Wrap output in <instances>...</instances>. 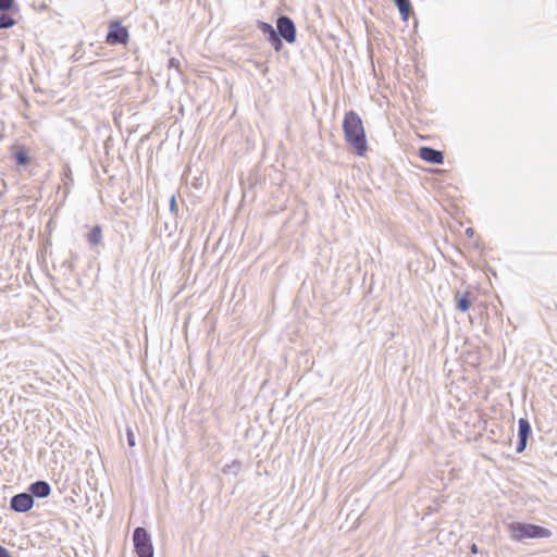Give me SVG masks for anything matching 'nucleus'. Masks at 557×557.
<instances>
[{
  "mask_svg": "<svg viewBox=\"0 0 557 557\" xmlns=\"http://www.w3.org/2000/svg\"><path fill=\"white\" fill-rule=\"evenodd\" d=\"M510 537L515 541H522L525 539H544L550 536V531L540 525L512 522L508 525Z\"/></svg>",
  "mask_w": 557,
  "mask_h": 557,
  "instance_id": "obj_2",
  "label": "nucleus"
},
{
  "mask_svg": "<svg viewBox=\"0 0 557 557\" xmlns=\"http://www.w3.org/2000/svg\"><path fill=\"white\" fill-rule=\"evenodd\" d=\"M276 27L280 38L282 37L288 44L296 40V27L292 18L288 16H280L276 21Z\"/></svg>",
  "mask_w": 557,
  "mask_h": 557,
  "instance_id": "obj_4",
  "label": "nucleus"
},
{
  "mask_svg": "<svg viewBox=\"0 0 557 557\" xmlns=\"http://www.w3.org/2000/svg\"><path fill=\"white\" fill-rule=\"evenodd\" d=\"M471 552H472L473 554H476V553H478V546H476L475 544H472V546H471Z\"/></svg>",
  "mask_w": 557,
  "mask_h": 557,
  "instance_id": "obj_21",
  "label": "nucleus"
},
{
  "mask_svg": "<svg viewBox=\"0 0 557 557\" xmlns=\"http://www.w3.org/2000/svg\"><path fill=\"white\" fill-rule=\"evenodd\" d=\"M169 69H175L177 72H181V62L178 59L171 58L169 61Z\"/></svg>",
  "mask_w": 557,
  "mask_h": 557,
  "instance_id": "obj_19",
  "label": "nucleus"
},
{
  "mask_svg": "<svg viewBox=\"0 0 557 557\" xmlns=\"http://www.w3.org/2000/svg\"><path fill=\"white\" fill-rule=\"evenodd\" d=\"M419 156L421 159L432 164H442L444 161L443 152L431 147H421Z\"/></svg>",
  "mask_w": 557,
  "mask_h": 557,
  "instance_id": "obj_9",
  "label": "nucleus"
},
{
  "mask_svg": "<svg viewBox=\"0 0 557 557\" xmlns=\"http://www.w3.org/2000/svg\"><path fill=\"white\" fill-rule=\"evenodd\" d=\"M126 437H127L128 446L134 447L136 445L135 435H134L132 428H129V426L126 429Z\"/></svg>",
  "mask_w": 557,
  "mask_h": 557,
  "instance_id": "obj_17",
  "label": "nucleus"
},
{
  "mask_svg": "<svg viewBox=\"0 0 557 557\" xmlns=\"http://www.w3.org/2000/svg\"><path fill=\"white\" fill-rule=\"evenodd\" d=\"M472 232H473V231H472V228H468V230H467V233H468V234H471Z\"/></svg>",
  "mask_w": 557,
  "mask_h": 557,
  "instance_id": "obj_24",
  "label": "nucleus"
},
{
  "mask_svg": "<svg viewBox=\"0 0 557 557\" xmlns=\"http://www.w3.org/2000/svg\"><path fill=\"white\" fill-rule=\"evenodd\" d=\"M14 0H0V11H8L12 8Z\"/></svg>",
  "mask_w": 557,
  "mask_h": 557,
  "instance_id": "obj_18",
  "label": "nucleus"
},
{
  "mask_svg": "<svg viewBox=\"0 0 557 557\" xmlns=\"http://www.w3.org/2000/svg\"><path fill=\"white\" fill-rule=\"evenodd\" d=\"M469 295V293L462 295L459 293L456 294L457 308L462 312L467 311L470 308Z\"/></svg>",
  "mask_w": 557,
  "mask_h": 557,
  "instance_id": "obj_13",
  "label": "nucleus"
},
{
  "mask_svg": "<svg viewBox=\"0 0 557 557\" xmlns=\"http://www.w3.org/2000/svg\"><path fill=\"white\" fill-rule=\"evenodd\" d=\"M102 239V231L99 225L94 226L88 233V242L92 246H97L100 244Z\"/></svg>",
  "mask_w": 557,
  "mask_h": 557,
  "instance_id": "obj_12",
  "label": "nucleus"
},
{
  "mask_svg": "<svg viewBox=\"0 0 557 557\" xmlns=\"http://www.w3.org/2000/svg\"><path fill=\"white\" fill-rule=\"evenodd\" d=\"M128 38V32L125 27L121 26L119 23H112L110 25L109 33L107 35V41L109 44H125Z\"/></svg>",
  "mask_w": 557,
  "mask_h": 557,
  "instance_id": "obj_6",
  "label": "nucleus"
},
{
  "mask_svg": "<svg viewBox=\"0 0 557 557\" xmlns=\"http://www.w3.org/2000/svg\"><path fill=\"white\" fill-rule=\"evenodd\" d=\"M15 25V21L7 15V14H0V29H7L11 28Z\"/></svg>",
  "mask_w": 557,
  "mask_h": 557,
  "instance_id": "obj_14",
  "label": "nucleus"
},
{
  "mask_svg": "<svg viewBox=\"0 0 557 557\" xmlns=\"http://www.w3.org/2000/svg\"><path fill=\"white\" fill-rule=\"evenodd\" d=\"M29 494L34 497L46 498L51 493V487L46 481H36L29 485Z\"/></svg>",
  "mask_w": 557,
  "mask_h": 557,
  "instance_id": "obj_10",
  "label": "nucleus"
},
{
  "mask_svg": "<svg viewBox=\"0 0 557 557\" xmlns=\"http://www.w3.org/2000/svg\"><path fill=\"white\" fill-rule=\"evenodd\" d=\"M34 506L33 495L29 493H20L11 498L10 507L16 512H26Z\"/></svg>",
  "mask_w": 557,
  "mask_h": 557,
  "instance_id": "obj_5",
  "label": "nucleus"
},
{
  "mask_svg": "<svg viewBox=\"0 0 557 557\" xmlns=\"http://www.w3.org/2000/svg\"><path fill=\"white\" fill-rule=\"evenodd\" d=\"M518 423H519V431H518L519 443L517 446V451L522 453L527 447L528 437L531 433V425H530L529 421L524 418L519 419Z\"/></svg>",
  "mask_w": 557,
  "mask_h": 557,
  "instance_id": "obj_8",
  "label": "nucleus"
},
{
  "mask_svg": "<svg viewBox=\"0 0 557 557\" xmlns=\"http://www.w3.org/2000/svg\"><path fill=\"white\" fill-rule=\"evenodd\" d=\"M134 547L139 557H153V546L146 529L138 527L133 533Z\"/></svg>",
  "mask_w": 557,
  "mask_h": 557,
  "instance_id": "obj_3",
  "label": "nucleus"
},
{
  "mask_svg": "<svg viewBox=\"0 0 557 557\" xmlns=\"http://www.w3.org/2000/svg\"><path fill=\"white\" fill-rule=\"evenodd\" d=\"M174 206H175V199H174V197H172V200H171V208L173 209V208H174Z\"/></svg>",
  "mask_w": 557,
  "mask_h": 557,
  "instance_id": "obj_22",
  "label": "nucleus"
},
{
  "mask_svg": "<svg viewBox=\"0 0 557 557\" xmlns=\"http://www.w3.org/2000/svg\"><path fill=\"white\" fill-rule=\"evenodd\" d=\"M240 469H242V462L238 460H234L232 463L223 467V472L237 474Z\"/></svg>",
  "mask_w": 557,
  "mask_h": 557,
  "instance_id": "obj_15",
  "label": "nucleus"
},
{
  "mask_svg": "<svg viewBox=\"0 0 557 557\" xmlns=\"http://www.w3.org/2000/svg\"><path fill=\"white\" fill-rule=\"evenodd\" d=\"M395 5L399 10L403 20L407 21L409 17L411 4L409 0H394Z\"/></svg>",
  "mask_w": 557,
  "mask_h": 557,
  "instance_id": "obj_11",
  "label": "nucleus"
},
{
  "mask_svg": "<svg viewBox=\"0 0 557 557\" xmlns=\"http://www.w3.org/2000/svg\"><path fill=\"white\" fill-rule=\"evenodd\" d=\"M70 175H71V171H70V169H66L65 176L70 177Z\"/></svg>",
  "mask_w": 557,
  "mask_h": 557,
  "instance_id": "obj_23",
  "label": "nucleus"
},
{
  "mask_svg": "<svg viewBox=\"0 0 557 557\" xmlns=\"http://www.w3.org/2000/svg\"><path fill=\"white\" fill-rule=\"evenodd\" d=\"M259 28L264 35L268 36V40L274 48V50L280 51L282 49L283 44L278 36V33L273 28V26L271 24L262 22L260 23Z\"/></svg>",
  "mask_w": 557,
  "mask_h": 557,
  "instance_id": "obj_7",
  "label": "nucleus"
},
{
  "mask_svg": "<svg viewBox=\"0 0 557 557\" xmlns=\"http://www.w3.org/2000/svg\"><path fill=\"white\" fill-rule=\"evenodd\" d=\"M343 129L346 141L356 150L357 154L363 156L367 151L366 132L362 120L355 111L345 114Z\"/></svg>",
  "mask_w": 557,
  "mask_h": 557,
  "instance_id": "obj_1",
  "label": "nucleus"
},
{
  "mask_svg": "<svg viewBox=\"0 0 557 557\" xmlns=\"http://www.w3.org/2000/svg\"><path fill=\"white\" fill-rule=\"evenodd\" d=\"M262 557H270V556H267V555H265V556H262Z\"/></svg>",
  "mask_w": 557,
  "mask_h": 557,
  "instance_id": "obj_25",
  "label": "nucleus"
},
{
  "mask_svg": "<svg viewBox=\"0 0 557 557\" xmlns=\"http://www.w3.org/2000/svg\"><path fill=\"white\" fill-rule=\"evenodd\" d=\"M15 160L18 165H26L29 161V158L24 150H18L15 152Z\"/></svg>",
  "mask_w": 557,
  "mask_h": 557,
  "instance_id": "obj_16",
  "label": "nucleus"
},
{
  "mask_svg": "<svg viewBox=\"0 0 557 557\" xmlns=\"http://www.w3.org/2000/svg\"><path fill=\"white\" fill-rule=\"evenodd\" d=\"M0 557H12L10 552L2 545H0Z\"/></svg>",
  "mask_w": 557,
  "mask_h": 557,
  "instance_id": "obj_20",
  "label": "nucleus"
}]
</instances>
